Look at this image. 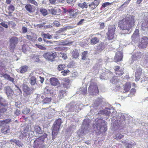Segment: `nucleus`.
Segmentation results:
<instances>
[{"label": "nucleus", "mask_w": 148, "mask_h": 148, "mask_svg": "<svg viewBox=\"0 0 148 148\" xmlns=\"http://www.w3.org/2000/svg\"><path fill=\"white\" fill-rule=\"evenodd\" d=\"M136 92V90L135 88H132L130 91V93L131 94H134Z\"/></svg>", "instance_id": "nucleus-62"}, {"label": "nucleus", "mask_w": 148, "mask_h": 148, "mask_svg": "<svg viewBox=\"0 0 148 148\" xmlns=\"http://www.w3.org/2000/svg\"><path fill=\"white\" fill-rule=\"evenodd\" d=\"M112 3H110L108 2H105L102 4V6L103 8H105V7L108 5L112 4Z\"/></svg>", "instance_id": "nucleus-50"}, {"label": "nucleus", "mask_w": 148, "mask_h": 148, "mask_svg": "<svg viewBox=\"0 0 148 148\" xmlns=\"http://www.w3.org/2000/svg\"><path fill=\"white\" fill-rule=\"evenodd\" d=\"M97 131L99 134H103L107 130L106 125L104 121L99 119L96 124Z\"/></svg>", "instance_id": "nucleus-3"}, {"label": "nucleus", "mask_w": 148, "mask_h": 148, "mask_svg": "<svg viewBox=\"0 0 148 148\" xmlns=\"http://www.w3.org/2000/svg\"><path fill=\"white\" fill-rule=\"evenodd\" d=\"M101 103V99L98 98V99L96 100L94 102L93 106L94 107H97L99 106Z\"/></svg>", "instance_id": "nucleus-31"}, {"label": "nucleus", "mask_w": 148, "mask_h": 148, "mask_svg": "<svg viewBox=\"0 0 148 148\" xmlns=\"http://www.w3.org/2000/svg\"><path fill=\"white\" fill-rule=\"evenodd\" d=\"M36 78L34 76H32L30 78V83L32 85H34L36 83Z\"/></svg>", "instance_id": "nucleus-32"}, {"label": "nucleus", "mask_w": 148, "mask_h": 148, "mask_svg": "<svg viewBox=\"0 0 148 148\" xmlns=\"http://www.w3.org/2000/svg\"><path fill=\"white\" fill-rule=\"evenodd\" d=\"M100 2V0H94L88 5L89 9L90 10H93L97 7Z\"/></svg>", "instance_id": "nucleus-10"}, {"label": "nucleus", "mask_w": 148, "mask_h": 148, "mask_svg": "<svg viewBox=\"0 0 148 148\" xmlns=\"http://www.w3.org/2000/svg\"><path fill=\"white\" fill-rule=\"evenodd\" d=\"M78 6L81 8L84 9V8H88V5L86 2L83 3H78L77 4Z\"/></svg>", "instance_id": "nucleus-33"}, {"label": "nucleus", "mask_w": 148, "mask_h": 148, "mask_svg": "<svg viewBox=\"0 0 148 148\" xmlns=\"http://www.w3.org/2000/svg\"><path fill=\"white\" fill-rule=\"evenodd\" d=\"M131 84L130 82H127L125 83L123 86L124 90L126 92H128L131 88Z\"/></svg>", "instance_id": "nucleus-25"}, {"label": "nucleus", "mask_w": 148, "mask_h": 148, "mask_svg": "<svg viewBox=\"0 0 148 148\" xmlns=\"http://www.w3.org/2000/svg\"><path fill=\"white\" fill-rule=\"evenodd\" d=\"M27 83H24L23 84V91L27 95H30L33 93L34 91L33 88H31L28 86Z\"/></svg>", "instance_id": "nucleus-8"}, {"label": "nucleus", "mask_w": 148, "mask_h": 148, "mask_svg": "<svg viewBox=\"0 0 148 148\" xmlns=\"http://www.w3.org/2000/svg\"><path fill=\"white\" fill-rule=\"evenodd\" d=\"M66 67L65 64H61L58 66L57 69L59 71L63 70Z\"/></svg>", "instance_id": "nucleus-36"}, {"label": "nucleus", "mask_w": 148, "mask_h": 148, "mask_svg": "<svg viewBox=\"0 0 148 148\" xmlns=\"http://www.w3.org/2000/svg\"><path fill=\"white\" fill-rule=\"evenodd\" d=\"M30 111V109L26 106H24V108L22 110V113L25 114H28Z\"/></svg>", "instance_id": "nucleus-29"}, {"label": "nucleus", "mask_w": 148, "mask_h": 148, "mask_svg": "<svg viewBox=\"0 0 148 148\" xmlns=\"http://www.w3.org/2000/svg\"><path fill=\"white\" fill-rule=\"evenodd\" d=\"M10 141L12 143H15V144H16V145L19 147H22L23 145L22 143L21 142L18 140H16V139L11 140Z\"/></svg>", "instance_id": "nucleus-28"}, {"label": "nucleus", "mask_w": 148, "mask_h": 148, "mask_svg": "<svg viewBox=\"0 0 148 148\" xmlns=\"http://www.w3.org/2000/svg\"><path fill=\"white\" fill-rule=\"evenodd\" d=\"M53 25L56 27H59L60 25V23L57 21H55L53 23Z\"/></svg>", "instance_id": "nucleus-51"}, {"label": "nucleus", "mask_w": 148, "mask_h": 148, "mask_svg": "<svg viewBox=\"0 0 148 148\" xmlns=\"http://www.w3.org/2000/svg\"><path fill=\"white\" fill-rule=\"evenodd\" d=\"M99 41V38L94 37L92 38L90 40V43L91 45H95L98 44Z\"/></svg>", "instance_id": "nucleus-21"}, {"label": "nucleus", "mask_w": 148, "mask_h": 148, "mask_svg": "<svg viewBox=\"0 0 148 148\" xmlns=\"http://www.w3.org/2000/svg\"><path fill=\"white\" fill-rule=\"evenodd\" d=\"M10 127L8 125H6L3 127L1 130L2 133L6 134L10 132Z\"/></svg>", "instance_id": "nucleus-24"}, {"label": "nucleus", "mask_w": 148, "mask_h": 148, "mask_svg": "<svg viewBox=\"0 0 148 148\" xmlns=\"http://www.w3.org/2000/svg\"><path fill=\"white\" fill-rule=\"evenodd\" d=\"M27 1L29 3L33 4L36 6H38V4L37 2L35 0H27Z\"/></svg>", "instance_id": "nucleus-43"}, {"label": "nucleus", "mask_w": 148, "mask_h": 148, "mask_svg": "<svg viewBox=\"0 0 148 148\" xmlns=\"http://www.w3.org/2000/svg\"><path fill=\"white\" fill-rule=\"evenodd\" d=\"M142 74V69L141 68H138L136 69V71L135 73V80L136 81H138L140 77Z\"/></svg>", "instance_id": "nucleus-16"}, {"label": "nucleus", "mask_w": 148, "mask_h": 148, "mask_svg": "<svg viewBox=\"0 0 148 148\" xmlns=\"http://www.w3.org/2000/svg\"><path fill=\"white\" fill-rule=\"evenodd\" d=\"M8 9L9 11L13 12L15 10V7L13 5L11 4L8 7Z\"/></svg>", "instance_id": "nucleus-47"}, {"label": "nucleus", "mask_w": 148, "mask_h": 148, "mask_svg": "<svg viewBox=\"0 0 148 148\" xmlns=\"http://www.w3.org/2000/svg\"><path fill=\"white\" fill-rule=\"evenodd\" d=\"M42 36H43L44 38L50 39L52 38L51 35H50L49 34H42Z\"/></svg>", "instance_id": "nucleus-42"}, {"label": "nucleus", "mask_w": 148, "mask_h": 148, "mask_svg": "<svg viewBox=\"0 0 148 148\" xmlns=\"http://www.w3.org/2000/svg\"><path fill=\"white\" fill-rule=\"evenodd\" d=\"M88 53V52L87 51H84L82 53L81 55L82 59V60H85L86 59V57Z\"/></svg>", "instance_id": "nucleus-41"}, {"label": "nucleus", "mask_w": 148, "mask_h": 148, "mask_svg": "<svg viewBox=\"0 0 148 148\" xmlns=\"http://www.w3.org/2000/svg\"><path fill=\"white\" fill-rule=\"evenodd\" d=\"M50 82L51 84L54 86H56L60 84L58 79L55 77H52L50 79Z\"/></svg>", "instance_id": "nucleus-17"}, {"label": "nucleus", "mask_w": 148, "mask_h": 148, "mask_svg": "<svg viewBox=\"0 0 148 148\" xmlns=\"http://www.w3.org/2000/svg\"><path fill=\"white\" fill-rule=\"evenodd\" d=\"M62 123V121L60 118L56 120L54 123L51 128L53 139L58 134Z\"/></svg>", "instance_id": "nucleus-2"}, {"label": "nucleus", "mask_w": 148, "mask_h": 148, "mask_svg": "<svg viewBox=\"0 0 148 148\" xmlns=\"http://www.w3.org/2000/svg\"><path fill=\"white\" fill-rule=\"evenodd\" d=\"M5 92L7 95H10L12 94L13 90L9 86H7L5 88Z\"/></svg>", "instance_id": "nucleus-30"}, {"label": "nucleus", "mask_w": 148, "mask_h": 148, "mask_svg": "<svg viewBox=\"0 0 148 148\" xmlns=\"http://www.w3.org/2000/svg\"><path fill=\"white\" fill-rule=\"evenodd\" d=\"M139 30L138 29H136L132 36H135L139 35Z\"/></svg>", "instance_id": "nucleus-52"}, {"label": "nucleus", "mask_w": 148, "mask_h": 148, "mask_svg": "<svg viewBox=\"0 0 148 148\" xmlns=\"http://www.w3.org/2000/svg\"><path fill=\"white\" fill-rule=\"evenodd\" d=\"M62 57L63 59L64 60L66 59L67 58L66 54L65 53H63L62 54Z\"/></svg>", "instance_id": "nucleus-64"}, {"label": "nucleus", "mask_w": 148, "mask_h": 148, "mask_svg": "<svg viewBox=\"0 0 148 148\" xmlns=\"http://www.w3.org/2000/svg\"><path fill=\"white\" fill-rule=\"evenodd\" d=\"M87 92V88H83L81 89V94L83 95H85Z\"/></svg>", "instance_id": "nucleus-45"}, {"label": "nucleus", "mask_w": 148, "mask_h": 148, "mask_svg": "<svg viewBox=\"0 0 148 148\" xmlns=\"http://www.w3.org/2000/svg\"><path fill=\"white\" fill-rule=\"evenodd\" d=\"M135 23V16L130 15L129 17L125 16L119 20L117 23L118 26L120 29L126 32V33H129L130 30L133 27Z\"/></svg>", "instance_id": "nucleus-1"}, {"label": "nucleus", "mask_w": 148, "mask_h": 148, "mask_svg": "<svg viewBox=\"0 0 148 148\" xmlns=\"http://www.w3.org/2000/svg\"><path fill=\"white\" fill-rule=\"evenodd\" d=\"M60 10L59 8L55 7L53 8H52L51 10V14L53 15H56L57 14V11Z\"/></svg>", "instance_id": "nucleus-35"}, {"label": "nucleus", "mask_w": 148, "mask_h": 148, "mask_svg": "<svg viewBox=\"0 0 148 148\" xmlns=\"http://www.w3.org/2000/svg\"><path fill=\"white\" fill-rule=\"evenodd\" d=\"M21 114V111L18 109H17L14 112L15 115L18 116L19 115Z\"/></svg>", "instance_id": "nucleus-55"}, {"label": "nucleus", "mask_w": 148, "mask_h": 148, "mask_svg": "<svg viewBox=\"0 0 148 148\" xmlns=\"http://www.w3.org/2000/svg\"><path fill=\"white\" fill-rule=\"evenodd\" d=\"M26 37L27 38L30 40L32 41L33 39V37L30 35H26Z\"/></svg>", "instance_id": "nucleus-56"}, {"label": "nucleus", "mask_w": 148, "mask_h": 148, "mask_svg": "<svg viewBox=\"0 0 148 148\" xmlns=\"http://www.w3.org/2000/svg\"><path fill=\"white\" fill-rule=\"evenodd\" d=\"M50 90L47 89V87H46L45 88V91L44 92V94L45 96L46 94H47L48 93H49L50 92Z\"/></svg>", "instance_id": "nucleus-57"}, {"label": "nucleus", "mask_w": 148, "mask_h": 148, "mask_svg": "<svg viewBox=\"0 0 148 148\" xmlns=\"http://www.w3.org/2000/svg\"><path fill=\"white\" fill-rule=\"evenodd\" d=\"M123 53L120 51H117L114 57V60L115 62H117L121 61L123 58Z\"/></svg>", "instance_id": "nucleus-11"}, {"label": "nucleus", "mask_w": 148, "mask_h": 148, "mask_svg": "<svg viewBox=\"0 0 148 148\" xmlns=\"http://www.w3.org/2000/svg\"><path fill=\"white\" fill-rule=\"evenodd\" d=\"M148 45V38L146 36H143L139 41L138 47L143 49L146 48Z\"/></svg>", "instance_id": "nucleus-7"}, {"label": "nucleus", "mask_w": 148, "mask_h": 148, "mask_svg": "<svg viewBox=\"0 0 148 148\" xmlns=\"http://www.w3.org/2000/svg\"><path fill=\"white\" fill-rule=\"evenodd\" d=\"M35 45L37 48L41 50H45L46 49V48L45 46H42L41 45L36 44Z\"/></svg>", "instance_id": "nucleus-44"}, {"label": "nucleus", "mask_w": 148, "mask_h": 148, "mask_svg": "<svg viewBox=\"0 0 148 148\" xmlns=\"http://www.w3.org/2000/svg\"><path fill=\"white\" fill-rule=\"evenodd\" d=\"M40 127L39 126H36L34 127V131L37 133L41 134L42 131Z\"/></svg>", "instance_id": "nucleus-38"}, {"label": "nucleus", "mask_w": 148, "mask_h": 148, "mask_svg": "<svg viewBox=\"0 0 148 148\" xmlns=\"http://www.w3.org/2000/svg\"><path fill=\"white\" fill-rule=\"evenodd\" d=\"M66 91L65 90H59L58 92V97L60 99L64 98L65 96L67 95Z\"/></svg>", "instance_id": "nucleus-19"}, {"label": "nucleus", "mask_w": 148, "mask_h": 148, "mask_svg": "<svg viewBox=\"0 0 148 148\" xmlns=\"http://www.w3.org/2000/svg\"><path fill=\"white\" fill-rule=\"evenodd\" d=\"M51 100V97H46L42 101V102L44 104L49 103H50Z\"/></svg>", "instance_id": "nucleus-34"}, {"label": "nucleus", "mask_w": 148, "mask_h": 148, "mask_svg": "<svg viewBox=\"0 0 148 148\" xmlns=\"http://www.w3.org/2000/svg\"><path fill=\"white\" fill-rule=\"evenodd\" d=\"M114 69L115 74L118 76H122L124 73L123 69H121L120 67L119 66H114Z\"/></svg>", "instance_id": "nucleus-13"}, {"label": "nucleus", "mask_w": 148, "mask_h": 148, "mask_svg": "<svg viewBox=\"0 0 148 148\" xmlns=\"http://www.w3.org/2000/svg\"><path fill=\"white\" fill-rule=\"evenodd\" d=\"M2 76L4 77L5 78L7 79H8L9 77L10 76V75L7 74H3L2 75Z\"/></svg>", "instance_id": "nucleus-60"}, {"label": "nucleus", "mask_w": 148, "mask_h": 148, "mask_svg": "<svg viewBox=\"0 0 148 148\" xmlns=\"http://www.w3.org/2000/svg\"><path fill=\"white\" fill-rule=\"evenodd\" d=\"M141 27L144 30L146 29H148V15L147 18L143 21L141 25Z\"/></svg>", "instance_id": "nucleus-20"}, {"label": "nucleus", "mask_w": 148, "mask_h": 148, "mask_svg": "<svg viewBox=\"0 0 148 148\" xmlns=\"http://www.w3.org/2000/svg\"><path fill=\"white\" fill-rule=\"evenodd\" d=\"M105 27V24L102 22L100 24V29H103Z\"/></svg>", "instance_id": "nucleus-58"}, {"label": "nucleus", "mask_w": 148, "mask_h": 148, "mask_svg": "<svg viewBox=\"0 0 148 148\" xmlns=\"http://www.w3.org/2000/svg\"><path fill=\"white\" fill-rule=\"evenodd\" d=\"M5 66L4 64L3 63V62L0 61V69L1 70H3L5 69Z\"/></svg>", "instance_id": "nucleus-49"}, {"label": "nucleus", "mask_w": 148, "mask_h": 148, "mask_svg": "<svg viewBox=\"0 0 148 148\" xmlns=\"http://www.w3.org/2000/svg\"><path fill=\"white\" fill-rule=\"evenodd\" d=\"M18 39L16 37H12L10 39V48L14 49L18 43Z\"/></svg>", "instance_id": "nucleus-9"}, {"label": "nucleus", "mask_w": 148, "mask_h": 148, "mask_svg": "<svg viewBox=\"0 0 148 148\" xmlns=\"http://www.w3.org/2000/svg\"><path fill=\"white\" fill-rule=\"evenodd\" d=\"M25 8L26 10L30 13H33L35 10V8L34 6L29 4H26Z\"/></svg>", "instance_id": "nucleus-15"}, {"label": "nucleus", "mask_w": 148, "mask_h": 148, "mask_svg": "<svg viewBox=\"0 0 148 148\" xmlns=\"http://www.w3.org/2000/svg\"><path fill=\"white\" fill-rule=\"evenodd\" d=\"M28 67L27 66H22L20 68V72L21 73H24L27 71Z\"/></svg>", "instance_id": "nucleus-27"}, {"label": "nucleus", "mask_w": 148, "mask_h": 148, "mask_svg": "<svg viewBox=\"0 0 148 148\" xmlns=\"http://www.w3.org/2000/svg\"><path fill=\"white\" fill-rule=\"evenodd\" d=\"M40 11L42 14L44 16H45L47 15L48 12L47 10L44 8H40Z\"/></svg>", "instance_id": "nucleus-37"}, {"label": "nucleus", "mask_w": 148, "mask_h": 148, "mask_svg": "<svg viewBox=\"0 0 148 148\" xmlns=\"http://www.w3.org/2000/svg\"><path fill=\"white\" fill-rule=\"evenodd\" d=\"M116 27L114 25H110L109 26L108 31L106 33L107 38L108 40H111L114 38Z\"/></svg>", "instance_id": "nucleus-6"}, {"label": "nucleus", "mask_w": 148, "mask_h": 148, "mask_svg": "<svg viewBox=\"0 0 148 148\" xmlns=\"http://www.w3.org/2000/svg\"><path fill=\"white\" fill-rule=\"evenodd\" d=\"M126 148H132V144L130 143H127Z\"/></svg>", "instance_id": "nucleus-63"}, {"label": "nucleus", "mask_w": 148, "mask_h": 148, "mask_svg": "<svg viewBox=\"0 0 148 148\" xmlns=\"http://www.w3.org/2000/svg\"><path fill=\"white\" fill-rule=\"evenodd\" d=\"M42 56L48 61L53 62L56 60L57 54L56 52L54 51L51 52H47L44 53Z\"/></svg>", "instance_id": "nucleus-4"}, {"label": "nucleus", "mask_w": 148, "mask_h": 148, "mask_svg": "<svg viewBox=\"0 0 148 148\" xmlns=\"http://www.w3.org/2000/svg\"><path fill=\"white\" fill-rule=\"evenodd\" d=\"M72 57L76 59L78 58L79 56V53L78 51L76 49L73 50L72 53Z\"/></svg>", "instance_id": "nucleus-26"}, {"label": "nucleus", "mask_w": 148, "mask_h": 148, "mask_svg": "<svg viewBox=\"0 0 148 148\" xmlns=\"http://www.w3.org/2000/svg\"><path fill=\"white\" fill-rule=\"evenodd\" d=\"M118 77L117 76L113 77L110 80L111 83L113 85V86L114 87L118 88L119 87V79H118Z\"/></svg>", "instance_id": "nucleus-14"}, {"label": "nucleus", "mask_w": 148, "mask_h": 148, "mask_svg": "<svg viewBox=\"0 0 148 148\" xmlns=\"http://www.w3.org/2000/svg\"><path fill=\"white\" fill-rule=\"evenodd\" d=\"M68 12L69 13L70 16L72 17H75L78 13L72 9H69Z\"/></svg>", "instance_id": "nucleus-22"}, {"label": "nucleus", "mask_w": 148, "mask_h": 148, "mask_svg": "<svg viewBox=\"0 0 148 148\" xmlns=\"http://www.w3.org/2000/svg\"><path fill=\"white\" fill-rule=\"evenodd\" d=\"M11 121V119H6L5 120L1 121V122L3 124H7Z\"/></svg>", "instance_id": "nucleus-48"}, {"label": "nucleus", "mask_w": 148, "mask_h": 148, "mask_svg": "<svg viewBox=\"0 0 148 148\" xmlns=\"http://www.w3.org/2000/svg\"><path fill=\"white\" fill-rule=\"evenodd\" d=\"M28 133V130L26 129H24L22 131L19 136V138L21 139H23L26 138Z\"/></svg>", "instance_id": "nucleus-18"}, {"label": "nucleus", "mask_w": 148, "mask_h": 148, "mask_svg": "<svg viewBox=\"0 0 148 148\" xmlns=\"http://www.w3.org/2000/svg\"><path fill=\"white\" fill-rule=\"evenodd\" d=\"M41 139L40 138H36L34 141L33 147L34 148H40L39 147V144Z\"/></svg>", "instance_id": "nucleus-23"}, {"label": "nucleus", "mask_w": 148, "mask_h": 148, "mask_svg": "<svg viewBox=\"0 0 148 148\" xmlns=\"http://www.w3.org/2000/svg\"><path fill=\"white\" fill-rule=\"evenodd\" d=\"M0 25L5 28H8V25L5 23V22H3L0 23Z\"/></svg>", "instance_id": "nucleus-53"}, {"label": "nucleus", "mask_w": 148, "mask_h": 148, "mask_svg": "<svg viewBox=\"0 0 148 148\" xmlns=\"http://www.w3.org/2000/svg\"><path fill=\"white\" fill-rule=\"evenodd\" d=\"M22 32L23 33H25L27 32V29L25 27H23L22 28Z\"/></svg>", "instance_id": "nucleus-59"}, {"label": "nucleus", "mask_w": 148, "mask_h": 148, "mask_svg": "<svg viewBox=\"0 0 148 148\" xmlns=\"http://www.w3.org/2000/svg\"><path fill=\"white\" fill-rule=\"evenodd\" d=\"M7 110L6 106L4 105H1L0 107V114L1 113H4Z\"/></svg>", "instance_id": "nucleus-39"}, {"label": "nucleus", "mask_w": 148, "mask_h": 148, "mask_svg": "<svg viewBox=\"0 0 148 148\" xmlns=\"http://www.w3.org/2000/svg\"><path fill=\"white\" fill-rule=\"evenodd\" d=\"M62 81L63 86L67 89L69 88L71 85V80L69 78V77L64 78Z\"/></svg>", "instance_id": "nucleus-12"}, {"label": "nucleus", "mask_w": 148, "mask_h": 148, "mask_svg": "<svg viewBox=\"0 0 148 148\" xmlns=\"http://www.w3.org/2000/svg\"><path fill=\"white\" fill-rule=\"evenodd\" d=\"M9 81L12 82L13 83H14V78L11 77L10 76H9L8 79Z\"/></svg>", "instance_id": "nucleus-61"}, {"label": "nucleus", "mask_w": 148, "mask_h": 148, "mask_svg": "<svg viewBox=\"0 0 148 148\" xmlns=\"http://www.w3.org/2000/svg\"><path fill=\"white\" fill-rule=\"evenodd\" d=\"M124 135L119 133L115 135L114 136V138L117 139H120L124 137Z\"/></svg>", "instance_id": "nucleus-40"}, {"label": "nucleus", "mask_w": 148, "mask_h": 148, "mask_svg": "<svg viewBox=\"0 0 148 148\" xmlns=\"http://www.w3.org/2000/svg\"><path fill=\"white\" fill-rule=\"evenodd\" d=\"M93 80L91 79L90 84L88 88V92L91 94L97 95L99 93L98 87L97 83L92 81Z\"/></svg>", "instance_id": "nucleus-5"}, {"label": "nucleus", "mask_w": 148, "mask_h": 148, "mask_svg": "<svg viewBox=\"0 0 148 148\" xmlns=\"http://www.w3.org/2000/svg\"><path fill=\"white\" fill-rule=\"evenodd\" d=\"M70 72V71L68 69H67L66 70H64L63 71H62L61 72V73L63 76H65L68 73H69Z\"/></svg>", "instance_id": "nucleus-46"}, {"label": "nucleus", "mask_w": 148, "mask_h": 148, "mask_svg": "<svg viewBox=\"0 0 148 148\" xmlns=\"http://www.w3.org/2000/svg\"><path fill=\"white\" fill-rule=\"evenodd\" d=\"M84 21L85 20L84 19H81L77 23V25H82Z\"/></svg>", "instance_id": "nucleus-54"}]
</instances>
